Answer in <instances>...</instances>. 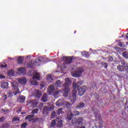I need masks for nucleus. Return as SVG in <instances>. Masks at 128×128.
Returning <instances> with one entry per match:
<instances>
[{"label":"nucleus","mask_w":128,"mask_h":128,"mask_svg":"<svg viewBox=\"0 0 128 128\" xmlns=\"http://www.w3.org/2000/svg\"><path fill=\"white\" fill-rule=\"evenodd\" d=\"M74 115L72 112L67 116V120L69 122L70 126H76L78 128V126H82L84 124V118H79L77 119L76 118H74Z\"/></svg>","instance_id":"f257e3e1"},{"label":"nucleus","mask_w":128,"mask_h":128,"mask_svg":"<svg viewBox=\"0 0 128 128\" xmlns=\"http://www.w3.org/2000/svg\"><path fill=\"white\" fill-rule=\"evenodd\" d=\"M82 84H84L82 81H79L76 83L73 84L74 90L72 91V98L70 100L72 104H74L76 100V94L78 93V92L76 90V88L78 90L80 86H82Z\"/></svg>","instance_id":"f03ea898"},{"label":"nucleus","mask_w":128,"mask_h":128,"mask_svg":"<svg viewBox=\"0 0 128 128\" xmlns=\"http://www.w3.org/2000/svg\"><path fill=\"white\" fill-rule=\"evenodd\" d=\"M66 82L63 85V88H64L63 96H64V98H68V92H70V78H66Z\"/></svg>","instance_id":"7ed1b4c3"},{"label":"nucleus","mask_w":128,"mask_h":128,"mask_svg":"<svg viewBox=\"0 0 128 128\" xmlns=\"http://www.w3.org/2000/svg\"><path fill=\"white\" fill-rule=\"evenodd\" d=\"M48 92L49 94L51 96L52 94H54V96H58V94H62V91L61 90L54 91V86L53 84L49 86Z\"/></svg>","instance_id":"20e7f679"},{"label":"nucleus","mask_w":128,"mask_h":128,"mask_svg":"<svg viewBox=\"0 0 128 128\" xmlns=\"http://www.w3.org/2000/svg\"><path fill=\"white\" fill-rule=\"evenodd\" d=\"M78 91V94L80 96H84V94H86V86H83L81 88H78L77 89Z\"/></svg>","instance_id":"39448f33"},{"label":"nucleus","mask_w":128,"mask_h":128,"mask_svg":"<svg viewBox=\"0 0 128 128\" xmlns=\"http://www.w3.org/2000/svg\"><path fill=\"white\" fill-rule=\"evenodd\" d=\"M117 69L121 72H126V74H128V67L124 66L122 65H118L117 66Z\"/></svg>","instance_id":"423d86ee"},{"label":"nucleus","mask_w":128,"mask_h":128,"mask_svg":"<svg viewBox=\"0 0 128 128\" xmlns=\"http://www.w3.org/2000/svg\"><path fill=\"white\" fill-rule=\"evenodd\" d=\"M54 108V107H48V106H44L43 108L42 114H48V112H50V110H52Z\"/></svg>","instance_id":"0eeeda50"},{"label":"nucleus","mask_w":128,"mask_h":128,"mask_svg":"<svg viewBox=\"0 0 128 128\" xmlns=\"http://www.w3.org/2000/svg\"><path fill=\"white\" fill-rule=\"evenodd\" d=\"M63 58H64V64H72V60H74V58L72 56H68V57H62Z\"/></svg>","instance_id":"6e6552de"},{"label":"nucleus","mask_w":128,"mask_h":128,"mask_svg":"<svg viewBox=\"0 0 128 128\" xmlns=\"http://www.w3.org/2000/svg\"><path fill=\"white\" fill-rule=\"evenodd\" d=\"M92 110L95 116L96 120H98L100 122H102V116H100V114H96L94 110V108H92Z\"/></svg>","instance_id":"1a4fd4ad"},{"label":"nucleus","mask_w":128,"mask_h":128,"mask_svg":"<svg viewBox=\"0 0 128 128\" xmlns=\"http://www.w3.org/2000/svg\"><path fill=\"white\" fill-rule=\"evenodd\" d=\"M82 72H83L82 70H76L72 74V76H74V78H76V76H78V77L80 76H82Z\"/></svg>","instance_id":"9d476101"},{"label":"nucleus","mask_w":128,"mask_h":128,"mask_svg":"<svg viewBox=\"0 0 128 128\" xmlns=\"http://www.w3.org/2000/svg\"><path fill=\"white\" fill-rule=\"evenodd\" d=\"M64 99L61 98L58 100L56 103V104L57 106H64Z\"/></svg>","instance_id":"9b49d317"},{"label":"nucleus","mask_w":128,"mask_h":128,"mask_svg":"<svg viewBox=\"0 0 128 128\" xmlns=\"http://www.w3.org/2000/svg\"><path fill=\"white\" fill-rule=\"evenodd\" d=\"M18 82L20 84H26V78H22L18 80Z\"/></svg>","instance_id":"f8f14e48"},{"label":"nucleus","mask_w":128,"mask_h":128,"mask_svg":"<svg viewBox=\"0 0 128 128\" xmlns=\"http://www.w3.org/2000/svg\"><path fill=\"white\" fill-rule=\"evenodd\" d=\"M0 86L2 88H8V82H3L1 84Z\"/></svg>","instance_id":"ddd939ff"},{"label":"nucleus","mask_w":128,"mask_h":128,"mask_svg":"<svg viewBox=\"0 0 128 128\" xmlns=\"http://www.w3.org/2000/svg\"><path fill=\"white\" fill-rule=\"evenodd\" d=\"M32 106L33 108H36L38 104V100H32L31 101Z\"/></svg>","instance_id":"4468645a"},{"label":"nucleus","mask_w":128,"mask_h":128,"mask_svg":"<svg viewBox=\"0 0 128 128\" xmlns=\"http://www.w3.org/2000/svg\"><path fill=\"white\" fill-rule=\"evenodd\" d=\"M18 102H24L26 100V96H20L18 99Z\"/></svg>","instance_id":"2eb2a0df"},{"label":"nucleus","mask_w":128,"mask_h":128,"mask_svg":"<svg viewBox=\"0 0 128 128\" xmlns=\"http://www.w3.org/2000/svg\"><path fill=\"white\" fill-rule=\"evenodd\" d=\"M32 122H42V118H32Z\"/></svg>","instance_id":"dca6fc26"},{"label":"nucleus","mask_w":128,"mask_h":128,"mask_svg":"<svg viewBox=\"0 0 128 128\" xmlns=\"http://www.w3.org/2000/svg\"><path fill=\"white\" fill-rule=\"evenodd\" d=\"M12 90H13V94H14L15 96H16L18 94H20V89L18 88V87L16 88H12Z\"/></svg>","instance_id":"f3484780"},{"label":"nucleus","mask_w":128,"mask_h":128,"mask_svg":"<svg viewBox=\"0 0 128 128\" xmlns=\"http://www.w3.org/2000/svg\"><path fill=\"white\" fill-rule=\"evenodd\" d=\"M42 102H48V95L46 94V93H44L42 98Z\"/></svg>","instance_id":"a211bd4d"},{"label":"nucleus","mask_w":128,"mask_h":128,"mask_svg":"<svg viewBox=\"0 0 128 128\" xmlns=\"http://www.w3.org/2000/svg\"><path fill=\"white\" fill-rule=\"evenodd\" d=\"M33 118H34V114L28 115L26 116V120H28L29 122H32Z\"/></svg>","instance_id":"6ab92c4d"},{"label":"nucleus","mask_w":128,"mask_h":128,"mask_svg":"<svg viewBox=\"0 0 128 128\" xmlns=\"http://www.w3.org/2000/svg\"><path fill=\"white\" fill-rule=\"evenodd\" d=\"M40 73L36 72L35 75L32 77V79L40 80Z\"/></svg>","instance_id":"aec40b11"},{"label":"nucleus","mask_w":128,"mask_h":128,"mask_svg":"<svg viewBox=\"0 0 128 128\" xmlns=\"http://www.w3.org/2000/svg\"><path fill=\"white\" fill-rule=\"evenodd\" d=\"M12 88H18V83L16 82H12Z\"/></svg>","instance_id":"412c9836"},{"label":"nucleus","mask_w":128,"mask_h":128,"mask_svg":"<svg viewBox=\"0 0 128 128\" xmlns=\"http://www.w3.org/2000/svg\"><path fill=\"white\" fill-rule=\"evenodd\" d=\"M84 104L83 102H80V103L76 104V108H84Z\"/></svg>","instance_id":"4be33fe9"},{"label":"nucleus","mask_w":128,"mask_h":128,"mask_svg":"<svg viewBox=\"0 0 128 128\" xmlns=\"http://www.w3.org/2000/svg\"><path fill=\"white\" fill-rule=\"evenodd\" d=\"M44 62V58L43 57H40L38 59H37L35 62Z\"/></svg>","instance_id":"5701e85b"},{"label":"nucleus","mask_w":128,"mask_h":128,"mask_svg":"<svg viewBox=\"0 0 128 128\" xmlns=\"http://www.w3.org/2000/svg\"><path fill=\"white\" fill-rule=\"evenodd\" d=\"M62 110H64V108H60L57 110L56 114H58V116H60V114H62L64 112V111H62Z\"/></svg>","instance_id":"b1692460"},{"label":"nucleus","mask_w":128,"mask_h":128,"mask_svg":"<svg viewBox=\"0 0 128 128\" xmlns=\"http://www.w3.org/2000/svg\"><path fill=\"white\" fill-rule=\"evenodd\" d=\"M122 56L124 58H126V60H128V52L127 51H124L122 52Z\"/></svg>","instance_id":"393cba45"},{"label":"nucleus","mask_w":128,"mask_h":128,"mask_svg":"<svg viewBox=\"0 0 128 128\" xmlns=\"http://www.w3.org/2000/svg\"><path fill=\"white\" fill-rule=\"evenodd\" d=\"M55 86L57 88H60L62 86V82H60V80H58L55 83Z\"/></svg>","instance_id":"a878e982"},{"label":"nucleus","mask_w":128,"mask_h":128,"mask_svg":"<svg viewBox=\"0 0 128 128\" xmlns=\"http://www.w3.org/2000/svg\"><path fill=\"white\" fill-rule=\"evenodd\" d=\"M56 126L58 128H62V120H59L57 121Z\"/></svg>","instance_id":"bb28decb"},{"label":"nucleus","mask_w":128,"mask_h":128,"mask_svg":"<svg viewBox=\"0 0 128 128\" xmlns=\"http://www.w3.org/2000/svg\"><path fill=\"white\" fill-rule=\"evenodd\" d=\"M120 62H121L122 66H126L127 68H128V64L126 62V61L124 59H121L120 60Z\"/></svg>","instance_id":"cd10ccee"},{"label":"nucleus","mask_w":128,"mask_h":128,"mask_svg":"<svg viewBox=\"0 0 128 128\" xmlns=\"http://www.w3.org/2000/svg\"><path fill=\"white\" fill-rule=\"evenodd\" d=\"M34 62H32V61H31V62H30L28 64V66L29 68H32V66H34Z\"/></svg>","instance_id":"c85d7f7f"},{"label":"nucleus","mask_w":128,"mask_h":128,"mask_svg":"<svg viewBox=\"0 0 128 128\" xmlns=\"http://www.w3.org/2000/svg\"><path fill=\"white\" fill-rule=\"evenodd\" d=\"M7 96L8 98H12L14 96V93L12 92L8 91L7 92Z\"/></svg>","instance_id":"c756f323"},{"label":"nucleus","mask_w":128,"mask_h":128,"mask_svg":"<svg viewBox=\"0 0 128 128\" xmlns=\"http://www.w3.org/2000/svg\"><path fill=\"white\" fill-rule=\"evenodd\" d=\"M18 62L19 64H22L24 62V59H22V56H20L18 58Z\"/></svg>","instance_id":"7c9ffc66"},{"label":"nucleus","mask_w":128,"mask_h":128,"mask_svg":"<svg viewBox=\"0 0 128 128\" xmlns=\"http://www.w3.org/2000/svg\"><path fill=\"white\" fill-rule=\"evenodd\" d=\"M101 64L103 68H108V63L106 62H102L101 63Z\"/></svg>","instance_id":"2f4dec72"},{"label":"nucleus","mask_w":128,"mask_h":128,"mask_svg":"<svg viewBox=\"0 0 128 128\" xmlns=\"http://www.w3.org/2000/svg\"><path fill=\"white\" fill-rule=\"evenodd\" d=\"M20 120V118L18 116H14L13 118V119L12 120V122H18Z\"/></svg>","instance_id":"473e14b6"},{"label":"nucleus","mask_w":128,"mask_h":128,"mask_svg":"<svg viewBox=\"0 0 128 128\" xmlns=\"http://www.w3.org/2000/svg\"><path fill=\"white\" fill-rule=\"evenodd\" d=\"M30 84L32 86H38V82L36 81H34V80H32Z\"/></svg>","instance_id":"72a5a7b5"},{"label":"nucleus","mask_w":128,"mask_h":128,"mask_svg":"<svg viewBox=\"0 0 128 128\" xmlns=\"http://www.w3.org/2000/svg\"><path fill=\"white\" fill-rule=\"evenodd\" d=\"M56 124V120H52L51 124L52 128H54V126Z\"/></svg>","instance_id":"f704fd0d"},{"label":"nucleus","mask_w":128,"mask_h":128,"mask_svg":"<svg viewBox=\"0 0 128 128\" xmlns=\"http://www.w3.org/2000/svg\"><path fill=\"white\" fill-rule=\"evenodd\" d=\"M18 70V72H20L22 74H24V72H26V70H24V68H19Z\"/></svg>","instance_id":"c9c22d12"},{"label":"nucleus","mask_w":128,"mask_h":128,"mask_svg":"<svg viewBox=\"0 0 128 128\" xmlns=\"http://www.w3.org/2000/svg\"><path fill=\"white\" fill-rule=\"evenodd\" d=\"M38 108H36L34 110H33L31 112V114H38Z\"/></svg>","instance_id":"e433bc0d"},{"label":"nucleus","mask_w":128,"mask_h":128,"mask_svg":"<svg viewBox=\"0 0 128 128\" xmlns=\"http://www.w3.org/2000/svg\"><path fill=\"white\" fill-rule=\"evenodd\" d=\"M74 116H80V112L78 111V110H74Z\"/></svg>","instance_id":"4c0bfd02"},{"label":"nucleus","mask_w":128,"mask_h":128,"mask_svg":"<svg viewBox=\"0 0 128 128\" xmlns=\"http://www.w3.org/2000/svg\"><path fill=\"white\" fill-rule=\"evenodd\" d=\"M115 50H116V52H120L122 51V48H120V47H118V46H116L114 48Z\"/></svg>","instance_id":"58836bf2"},{"label":"nucleus","mask_w":128,"mask_h":128,"mask_svg":"<svg viewBox=\"0 0 128 128\" xmlns=\"http://www.w3.org/2000/svg\"><path fill=\"white\" fill-rule=\"evenodd\" d=\"M65 104L66 108H70V103L68 102H65Z\"/></svg>","instance_id":"ea45409f"},{"label":"nucleus","mask_w":128,"mask_h":128,"mask_svg":"<svg viewBox=\"0 0 128 128\" xmlns=\"http://www.w3.org/2000/svg\"><path fill=\"white\" fill-rule=\"evenodd\" d=\"M82 56H86V58H88V56L86 54V52L85 51L82 52Z\"/></svg>","instance_id":"a19ab883"},{"label":"nucleus","mask_w":128,"mask_h":128,"mask_svg":"<svg viewBox=\"0 0 128 128\" xmlns=\"http://www.w3.org/2000/svg\"><path fill=\"white\" fill-rule=\"evenodd\" d=\"M26 126H28V123H26V122L24 123L23 124H22L21 125V128H26Z\"/></svg>","instance_id":"79ce46f5"},{"label":"nucleus","mask_w":128,"mask_h":128,"mask_svg":"<svg viewBox=\"0 0 128 128\" xmlns=\"http://www.w3.org/2000/svg\"><path fill=\"white\" fill-rule=\"evenodd\" d=\"M51 116H52V118H56V112H52Z\"/></svg>","instance_id":"37998d69"},{"label":"nucleus","mask_w":128,"mask_h":128,"mask_svg":"<svg viewBox=\"0 0 128 128\" xmlns=\"http://www.w3.org/2000/svg\"><path fill=\"white\" fill-rule=\"evenodd\" d=\"M4 120H6V118L4 116L0 118V122H4Z\"/></svg>","instance_id":"c03bdc74"},{"label":"nucleus","mask_w":128,"mask_h":128,"mask_svg":"<svg viewBox=\"0 0 128 128\" xmlns=\"http://www.w3.org/2000/svg\"><path fill=\"white\" fill-rule=\"evenodd\" d=\"M120 48H126V45L124 44V43L121 42L118 44Z\"/></svg>","instance_id":"a18cd8bd"},{"label":"nucleus","mask_w":128,"mask_h":128,"mask_svg":"<svg viewBox=\"0 0 128 128\" xmlns=\"http://www.w3.org/2000/svg\"><path fill=\"white\" fill-rule=\"evenodd\" d=\"M36 96H42V92H40L38 90H37V92L36 93Z\"/></svg>","instance_id":"49530a36"},{"label":"nucleus","mask_w":128,"mask_h":128,"mask_svg":"<svg viewBox=\"0 0 128 128\" xmlns=\"http://www.w3.org/2000/svg\"><path fill=\"white\" fill-rule=\"evenodd\" d=\"M7 66H8V65L6 64H5L4 65V64H1L0 65V68H6Z\"/></svg>","instance_id":"de8ad7c7"},{"label":"nucleus","mask_w":128,"mask_h":128,"mask_svg":"<svg viewBox=\"0 0 128 128\" xmlns=\"http://www.w3.org/2000/svg\"><path fill=\"white\" fill-rule=\"evenodd\" d=\"M42 106H44V103H40L39 104V108H40V110H42Z\"/></svg>","instance_id":"09e8293b"},{"label":"nucleus","mask_w":128,"mask_h":128,"mask_svg":"<svg viewBox=\"0 0 128 128\" xmlns=\"http://www.w3.org/2000/svg\"><path fill=\"white\" fill-rule=\"evenodd\" d=\"M3 98H4V100H6V98H8V96H6V94H4L3 96Z\"/></svg>","instance_id":"8fccbe9b"},{"label":"nucleus","mask_w":128,"mask_h":128,"mask_svg":"<svg viewBox=\"0 0 128 128\" xmlns=\"http://www.w3.org/2000/svg\"><path fill=\"white\" fill-rule=\"evenodd\" d=\"M6 78V76L0 74V78Z\"/></svg>","instance_id":"3c124183"},{"label":"nucleus","mask_w":128,"mask_h":128,"mask_svg":"<svg viewBox=\"0 0 128 128\" xmlns=\"http://www.w3.org/2000/svg\"><path fill=\"white\" fill-rule=\"evenodd\" d=\"M96 86V84L94 82L92 84V88H94Z\"/></svg>","instance_id":"603ef678"},{"label":"nucleus","mask_w":128,"mask_h":128,"mask_svg":"<svg viewBox=\"0 0 128 128\" xmlns=\"http://www.w3.org/2000/svg\"><path fill=\"white\" fill-rule=\"evenodd\" d=\"M109 60H110V62H112V60H114V58H112V57H110Z\"/></svg>","instance_id":"864d4df0"},{"label":"nucleus","mask_w":128,"mask_h":128,"mask_svg":"<svg viewBox=\"0 0 128 128\" xmlns=\"http://www.w3.org/2000/svg\"><path fill=\"white\" fill-rule=\"evenodd\" d=\"M44 84H40V86L42 88H44Z\"/></svg>","instance_id":"5fc2aeb1"},{"label":"nucleus","mask_w":128,"mask_h":128,"mask_svg":"<svg viewBox=\"0 0 128 128\" xmlns=\"http://www.w3.org/2000/svg\"><path fill=\"white\" fill-rule=\"evenodd\" d=\"M124 107H125V108H126H126H127V109L128 110V106H126V104H125Z\"/></svg>","instance_id":"6e6d98bb"},{"label":"nucleus","mask_w":128,"mask_h":128,"mask_svg":"<svg viewBox=\"0 0 128 128\" xmlns=\"http://www.w3.org/2000/svg\"><path fill=\"white\" fill-rule=\"evenodd\" d=\"M126 38H128V33L126 34Z\"/></svg>","instance_id":"4d7b16f0"},{"label":"nucleus","mask_w":128,"mask_h":128,"mask_svg":"<svg viewBox=\"0 0 128 128\" xmlns=\"http://www.w3.org/2000/svg\"><path fill=\"white\" fill-rule=\"evenodd\" d=\"M80 128H86L84 126H82Z\"/></svg>","instance_id":"13d9d810"},{"label":"nucleus","mask_w":128,"mask_h":128,"mask_svg":"<svg viewBox=\"0 0 128 128\" xmlns=\"http://www.w3.org/2000/svg\"><path fill=\"white\" fill-rule=\"evenodd\" d=\"M4 126H8V124H7V123H6V124H4Z\"/></svg>","instance_id":"bf43d9fd"},{"label":"nucleus","mask_w":128,"mask_h":128,"mask_svg":"<svg viewBox=\"0 0 128 128\" xmlns=\"http://www.w3.org/2000/svg\"><path fill=\"white\" fill-rule=\"evenodd\" d=\"M76 30H75L74 34H76Z\"/></svg>","instance_id":"052dcab7"},{"label":"nucleus","mask_w":128,"mask_h":128,"mask_svg":"<svg viewBox=\"0 0 128 128\" xmlns=\"http://www.w3.org/2000/svg\"><path fill=\"white\" fill-rule=\"evenodd\" d=\"M48 77L49 78H52V76H49Z\"/></svg>","instance_id":"680f3d73"},{"label":"nucleus","mask_w":128,"mask_h":128,"mask_svg":"<svg viewBox=\"0 0 128 128\" xmlns=\"http://www.w3.org/2000/svg\"><path fill=\"white\" fill-rule=\"evenodd\" d=\"M126 48H124V50H126Z\"/></svg>","instance_id":"e2e57ef3"},{"label":"nucleus","mask_w":128,"mask_h":128,"mask_svg":"<svg viewBox=\"0 0 128 128\" xmlns=\"http://www.w3.org/2000/svg\"><path fill=\"white\" fill-rule=\"evenodd\" d=\"M126 44H127V45H128V43H126Z\"/></svg>","instance_id":"0e129e2a"},{"label":"nucleus","mask_w":128,"mask_h":128,"mask_svg":"<svg viewBox=\"0 0 128 128\" xmlns=\"http://www.w3.org/2000/svg\"><path fill=\"white\" fill-rule=\"evenodd\" d=\"M11 72H12V70H11Z\"/></svg>","instance_id":"69168bd1"}]
</instances>
